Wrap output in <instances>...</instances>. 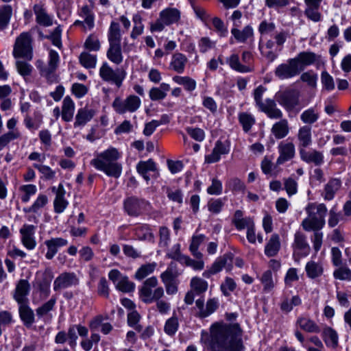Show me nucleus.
Here are the masks:
<instances>
[{
  "instance_id": "nucleus-41",
  "label": "nucleus",
  "mask_w": 351,
  "mask_h": 351,
  "mask_svg": "<svg viewBox=\"0 0 351 351\" xmlns=\"http://www.w3.org/2000/svg\"><path fill=\"white\" fill-rule=\"evenodd\" d=\"M136 170L145 180L148 181L149 177L147 176V172L156 170V163L152 159L147 161H140L136 165Z\"/></svg>"
},
{
  "instance_id": "nucleus-40",
  "label": "nucleus",
  "mask_w": 351,
  "mask_h": 351,
  "mask_svg": "<svg viewBox=\"0 0 351 351\" xmlns=\"http://www.w3.org/2000/svg\"><path fill=\"white\" fill-rule=\"evenodd\" d=\"M60 58L58 52L51 49L49 53L48 66L46 69L42 70V74L46 77L53 73L58 67Z\"/></svg>"
},
{
  "instance_id": "nucleus-25",
  "label": "nucleus",
  "mask_w": 351,
  "mask_h": 351,
  "mask_svg": "<svg viewBox=\"0 0 351 351\" xmlns=\"http://www.w3.org/2000/svg\"><path fill=\"white\" fill-rule=\"evenodd\" d=\"M19 313L23 324L27 328L31 327L35 322V315L29 303L19 304Z\"/></svg>"
},
{
  "instance_id": "nucleus-5",
  "label": "nucleus",
  "mask_w": 351,
  "mask_h": 351,
  "mask_svg": "<svg viewBox=\"0 0 351 351\" xmlns=\"http://www.w3.org/2000/svg\"><path fill=\"white\" fill-rule=\"evenodd\" d=\"M158 284L156 276H152L145 280L139 289V296L145 304H151L155 300L161 299L165 294L162 287H157Z\"/></svg>"
},
{
  "instance_id": "nucleus-55",
  "label": "nucleus",
  "mask_w": 351,
  "mask_h": 351,
  "mask_svg": "<svg viewBox=\"0 0 351 351\" xmlns=\"http://www.w3.org/2000/svg\"><path fill=\"white\" fill-rule=\"evenodd\" d=\"M21 133L17 130L10 131L0 136V150L3 149L10 141L17 139Z\"/></svg>"
},
{
  "instance_id": "nucleus-24",
  "label": "nucleus",
  "mask_w": 351,
  "mask_h": 351,
  "mask_svg": "<svg viewBox=\"0 0 351 351\" xmlns=\"http://www.w3.org/2000/svg\"><path fill=\"white\" fill-rule=\"evenodd\" d=\"M296 325L308 333H319L321 328L318 324L307 315H300L297 318Z\"/></svg>"
},
{
  "instance_id": "nucleus-51",
  "label": "nucleus",
  "mask_w": 351,
  "mask_h": 351,
  "mask_svg": "<svg viewBox=\"0 0 351 351\" xmlns=\"http://www.w3.org/2000/svg\"><path fill=\"white\" fill-rule=\"evenodd\" d=\"M79 60L86 69H93L96 66L97 56L84 51L80 55Z\"/></svg>"
},
{
  "instance_id": "nucleus-39",
  "label": "nucleus",
  "mask_w": 351,
  "mask_h": 351,
  "mask_svg": "<svg viewBox=\"0 0 351 351\" xmlns=\"http://www.w3.org/2000/svg\"><path fill=\"white\" fill-rule=\"evenodd\" d=\"M227 63L229 64L230 67L232 69L239 73H248L252 71V69L250 66L241 63L239 57L237 54H232L227 59Z\"/></svg>"
},
{
  "instance_id": "nucleus-46",
  "label": "nucleus",
  "mask_w": 351,
  "mask_h": 351,
  "mask_svg": "<svg viewBox=\"0 0 351 351\" xmlns=\"http://www.w3.org/2000/svg\"><path fill=\"white\" fill-rule=\"evenodd\" d=\"M321 5H306L304 14L306 18L313 22H319L322 19V16L319 12Z\"/></svg>"
},
{
  "instance_id": "nucleus-62",
  "label": "nucleus",
  "mask_w": 351,
  "mask_h": 351,
  "mask_svg": "<svg viewBox=\"0 0 351 351\" xmlns=\"http://www.w3.org/2000/svg\"><path fill=\"white\" fill-rule=\"evenodd\" d=\"M56 303V298H51L47 302L44 303L42 306L36 308V314L39 317L46 315L49 312L52 311Z\"/></svg>"
},
{
  "instance_id": "nucleus-35",
  "label": "nucleus",
  "mask_w": 351,
  "mask_h": 351,
  "mask_svg": "<svg viewBox=\"0 0 351 351\" xmlns=\"http://www.w3.org/2000/svg\"><path fill=\"white\" fill-rule=\"evenodd\" d=\"M75 111V104L69 96L64 97L62 106V119L69 122L73 119Z\"/></svg>"
},
{
  "instance_id": "nucleus-36",
  "label": "nucleus",
  "mask_w": 351,
  "mask_h": 351,
  "mask_svg": "<svg viewBox=\"0 0 351 351\" xmlns=\"http://www.w3.org/2000/svg\"><path fill=\"white\" fill-rule=\"evenodd\" d=\"M231 34L238 42L245 43L248 38L253 37L254 30L250 25L244 27L242 30L236 27L231 29Z\"/></svg>"
},
{
  "instance_id": "nucleus-61",
  "label": "nucleus",
  "mask_w": 351,
  "mask_h": 351,
  "mask_svg": "<svg viewBox=\"0 0 351 351\" xmlns=\"http://www.w3.org/2000/svg\"><path fill=\"white\" fill-rule=\"evenodd\" d=\"M100 42L97 36L90 34L85 40L84 47L93 51H97L100 49Z\"/></svg>"
},
{
  "instance_id": "nucleus-7",
  "label": "nucleus",
  "mask_w": 351,
  "mask_h": 351,
  "mask_svg": "<svg viewBox=\"0 0 351 351\" xmlns=\"http://www.w3.org/2000/svg\"><path fill=\"white\" fill-rule=\"evenodd\" d=\"M300 92L296 89H287L275 95L276 100L287 112H298L300 110V108H297L300 105Z\"/></svg>"
},
{
  "instance_id": "nucleus-14",
  "label": "nucleus",
  "mask_w": 351,
  "mask_h": 351,
  "mask_svg": "<svg viewBox=\"0 0 351 351\" xmlns=\"http://www.w3.org/2000/svg\"><path fill=\"white\" fill-rule=\"evenodd\" d=\"M148 203L135 197H130L124 201V208L125 212L132 217L139 216L143 210H146Z\"/></svg>"
},
{
  "instance_id": "nucleus-20",
  "label": "nucleus",
  "mask_w": 351,
  "mask_h": 351,
  "mask_svg": "<svg viewBox=\"0 0 351 351\" xmlns=\"http://www.w3.org/2000/svg\"><path fill=\"white\" fill-rule=\"evenodd\" d=\"M230 147L228 144L217 141L210 154L205 156V162L207 163H215L218 162L221 155L228 154Z\"/></svg>"
},
{
  "instance_id": "nucleus-29",
  "label": "nucleus",
  "mask_w": 351,
  "mask_h": 351,
  "mask_svg": "<svg viewBox=\"0 0 351 351\" xmlns=\"http://www.w3.org/2000/svg\"><path fill=\"white\" fill-rule=\"evenodd\" d=\"M232 223L234 225L238 230H241L245 228H249L250 226H254V222L252 218L243 217V213L241 210H237L235 211Z\"/></svg>"
},
{
  "instance_id": "nucleus-43",
  "label": "nucleus",
  "mask_w": 351,
  "mask_h": 351,
  "mask_svg": "<svg viewBox=\"0 0 351 351\" xmlns=\"http://www.w3.org/2000/svg\"><path fill=\"white\" fill-rule=\"evenodd\" d=\"M305 270L307 276L312 279L321 276L324 271L322 265L315 261L308 262L306 265Z\"/></svg>"
},
{
  "instance_id": "nucleus-30",
  "label": "nucleus",
  "mask_w": 351,
  "mask_h": 351,
  "mask_svg": "<svg viewBox=\"0 0 351 351\" xmlns=\"http://www.w3.org/2000/svg\"><path fill=\"white\" fill-rule=\"evenodd\" d=\"M341 186V181L338 178H332L325 185L322 195L325 200H331Z\"/></svg>"
},
{
  "instance_id": "nucleus-15",
  "label": "nucleus",
  "mask_w": 351,
  "mask_h": 351,
  "mask_svg": "<svg viewBox=\"0 0 351 351\" xmlns=\"http://www.w3.org/2000/svg\"><path fill=\"white\" fill-rule=\"evenodd\" d=\"M279 156L276 165H280L294 158L295 154V145L292 142L282 141L278 146Z\"/></svg>"
},
{
  "instance_id": "nucleus-38",
  "label": "nucleus",
  "mask_w": 351,
  "mask_h": 351,
  "mask_svg": "<svg viewBox=\"0 0 351 351\" xmlns=\"http://www.w3.org/2000/svg\"><path fill=\"white\" fill-rule=\"evenodd\" d=\"M280 248V237L278 234H274L271 236L268 243L265 247V254L269 257L277 254Z\"/></svg>"
},
{
  "instance_id": "nucleus-32",
  "label": "nucleus",
  "mask_w": 351,
  "mask_h": 351,
  "mask_svg": "<svg viewBox=\"0 0 351 351\" xmlns=\"http://www.w3.org/2000/svg\"><path fill=\"white\" fill-rule=\"evenodd\" d=\"M187 61L188 60L185 55L178 52L176 53L172 56L169 68L178 73H182Z\"/></svg>"
},
{
  "instance_id": "nucleus-13",
  "label": "nucleus",
  "mask_w": 351,
  "mask_h": 351,
  "mask_svg": "<svg viewBox=\"0 0 351 351\" xmlns=\"http://www.w3.org/2000/svg\"><path fill=\"white\" fill-rule=\"evenodd\" d=\"M79 279L73 272H63L60 274L53 282V289L56 291L69 287L77 286Z\"/></svg>"
},
{
  "instance_id": "nucleus-59",
  "label": "nucleus",
  "mask_w": 351,
  "mask_h": 351,
  "mask_svg": "<svg viewBox=\"0 0 351 351\" xmlns=\"http://www.w3.org/2000/svg\"><path fill=\"white\" fill-rule=\"evenodd\" d=\"M236 287L237 284L234 280L232 278L226 277L224 282L221 283L220 289L225 296H229Z\"/></svg>"
},
{
  "instance_id": "nucleus-27",
  "label": "nucleus",
  "mask_w": 351,
  "mask_h": 351,
  "mask_svg": "<svg viewBox=\"0 0 351 351\" xmlns=\"http://www.w3.org/2000/svg\"><path fill=\"white\" fill-rule=\"evenodd\" d=\"M180 11L177 8H167L162 10L159 16L167 26L177 23L180 19Z\"/></svg>"
},
{
  "instance_id": "nucleus-44",
  "label": "nucleus",
  "mask_w": 351,
  "mask_h": 351,
  "mask_svg": "<svg viewBox=\"0 0 351 351\" xmlns=\"http://www.w3.org/2000/svg\"><path fill=\"white\" fill-rule=\"evenodd\" d=\"M156 263H149L142 265L136 271L134 278L138 280H141L152 274L156 269Z\"/></svg>"
},
{
  "instance_id": "nucleus-60",
  "label": "nucleus",
  "mask_w": 351,
  "mask_h": 351,
  "mask_svg": "<svg viewBox=\"0 0 351 351\" xmlns=\"http://www.w3.org/2000/svg\"><path fill=\"white\" fill-rule=\"evenodd\" d=\"M178 326L179 323L178 318L176 317H172L166 321L164 330L168 335L173 336L177 332Z\"/></svg>"
},
{
  "instance_id": "nucleus-37",
  "label": "nucleus",
  "mask_w": 351,
  "mask_h": 351,
  "mask_svg": "<svg viewBox=\"0 0 351 351\" xmlns=\"http://www.w3.org/2000/svg\"><path fill=\"white\" fill-rule=\"evenodd\" d=\"M300 118L302 123L305 124L304 125L311 126L318 121L319 113L315 108L311 107L304 110Z\"/></svg>"
},
{
  "instance_id": "nucleus-2",
  "label": "nucleus",
  "mask_w": 351,
  "mask_h": 351,
  "mask_svg": "<svg viewBox=\"0 0 351 351\" xmlns=\"http://www.w3.org/2000/svg\"><path fill=\"white\" fill-rule=\"evenodd\" d=\"M121 154L117 149L110 147L99 153L90 160V165L97 170L103 171L108 176L118 178L122 172V165L117 160Z\"/></svg>"
},
{
  "instance_id": "nucleus-42",
  "label": "nucleus",
  "mask_w": 351,
  "mask_h": 351,
  "mask_svg": "<svg viewBox=\"0 0 351 351\" xmlns=\"http://www.w3.org/2000/svg\"><path fill=\"white\" fill-rule=\"evenodd\" d=\"M108 40L109 44H121V34L118 23L111 22L108 33Z\"/></svg>"
},
{
  "instance_id": "nucleus-18",
  "label": "nucleus",
  "mask_w": 351,
  "mask_h": 351,
  "mask_svg": "<svg viewBox=\"0 0 351 351\" xmlns=\"http://www.w3.org/2000/svg\"><path fill=\"white\" fill-rule=\"evenodd\" d=\"M44 243L47 247L45 257L48 260H51L57 254L59 248L64 247L68 244V241L62 237H55L45 241Z\"/></svg>"
},
{
  "instance_id": "nucleus-53",
  "label": "nucleus",
  "mask_w": 351,
  "mask_h": 351,
  "mask_svg": "<svg viewBox=\"0 0 351 351\" xmlns=\"http://www.w3.org/2000/svg\"><path fill=\"white\" fill-rule=\"evenodd\" d=\"M134 27L130 34L132 39H136L138 36L143 33L144 25L142 23V17L136 14L133 16Z\"/></svg>"
},
{
  "instance_id": "nucleus-10",
  "label": "nucleus",
  "mask_w": 351,
  "mask_h": 351,
  "mask_svg": "<svg viewBox=\"0 0 351 351\" xmlns=\"http://www.w3.org/2000/svg\"><path fill=\"white\" fill-rule=\"evenodd\" d=\"M291 247L293 249V256L295 260H299L302 257L308 256L311 251L306 236L301 231H297L294 234Z\"/></svg>"
},
{
  "instance_id": "nucleus-3",
  "label": "nucleus",
  "mask_w": 351,
  "mask_h": 351,
  "mask_svg": "<svg viewBox=\"0 0 351 351\" xmlns=\"http://www.w3.org/2000/svg\"><path fill=\"white\" fill-rule=\"evenodd\" d=\"M307 217L301 223V226L306 232L318 231L326 223L325 217L328 213L326 206L323 203H309L305 208Z\"/></svg>"
},
{
  "instance_id": "nucleus-4",
  "label": "nucleus",
  "mask_w": 351,
  "mask_h": 351,
  "mask_svg": "<svg viewBox=\"0 0 351 351\" xmlns=\"http://www.w3.org/2000/svg\"><path fill=\"white\" fill-rule=\"evenodd\" d=\"M266 88L260 85L254 92V98L256 106L259 110L265 113L270 119H280L283 117V113L277 107L276 101L271 99H267L265 102L263 101L262 97Z\"/></svg>"
},
{
  "instance_id": "nucleus-49",
  "label": "nucleus",
  "mask_w": 351,
  "mask_h": 351,
  "mask_svg": "<svg viewBox=\"0 0 351 351\" xmlns=\"http://www.w3.org/2000/svg\"><path fill=\"white\" fill-rule=\"evenodd\" d=\"M80 16L84 18V30H90L94 27V15L87 5H84L81 9Z\"/></svg>"
},
{
  "instance_id": "nucleus-26",
  "label": "nucleus",
  "mask_w": 351,
  "mask_h": 351,
  "mask_svg": "<svg viewBox=\"0 0 351 351\" xmlns=\"http://www.w3.org/2000/svg\"><path fill=\"white\" fill-rule=\"evenodd\" d=\"M280 118V121L276 122L271 128V132L276 139H282L286 137L289 132V121L286 119Z\"/></svg>"
},
{
  "instance_id": "nucleus-63",
  "label": "nucleus",
  "mask_w": 351,
  "mask_h": 351,
  "mask_svg": "<svg viewBox=\"0 0 351 351\" xmlns=\"http://www.w3.org/2000/svg\"><path fill=\"white\" fill-rule=\"evenodd\" d=\"M181 264L187 267H191L196 271H200L204 268V262L203 260H194L191 258L189 256H186L184 258Z\"/></svg>"
},
{
  "instance_id": "nucleus-9",
  "label": "nucleus",
  "mask_w": 351,
  "mask_h": 351,
  "mask_svg": "<svg viewBox=\"0 0 351 351\" xmlns=\"http://www.w3.org/2000/svg\"><path fill=\"white\" fill-rule=\"evenodd\" d=\"M141 99L134 95H130L125 99L119 97L114 99L112 103V107L119 114H124L125 112H134L141 106Z\"/></svg>"
},
{
  "instance_id": "nucleus-31",
  "label": "nucleus",
  "mask_w": 351,
  "mask_h": 351,
  "mask_svg": "<svg viewBox=\"0 0 351 351\" xmlns=\"http://www.w3.org/2000/svg\"><path fill=\"white\" fill-rule=\"evenodd\" d=\"M95 115V111L87 108H80L75 116L74 128H78L85 125L90 121Z\"/></svg>"
},
{
  "instance_id": "nucleus-47",
  "label": "nucleus",
  "mask_w": 351,
  "mask_h": 351,
  "mask_svg": "<svg viewBox=\"0 0 351 351\" xmlns=\"http://www.w3.org/2000/svg\"><path fill=\"white\" fill-rule=\"evenodd\" d=\"M12 15V8L10 5L0 7V30H3L8 25Z\"/></svg>"
},
{
  "instance_id": "nucleus-34",
  "label": "nucleus",
  "mask_w": 351,
  "mask_h": 351,
  "mask_svg": "<svg viewBox=\"0 0 351 351\" xmlns=\"http://www.w3.org/2000/svg\"><path fill=\"white\" fill-rule=\"evenodd\" d=\"M326 346L335 348L338 346L339 337L337 332L331 327L326 326L322 333Z\"/></svg>"
},
{
  "instance_id": "nucleus-28",
  "label": "nucleus",
  "mask_w": 351,
  "mask_h": 351,
  "mask_svg": "<svg viewBox=\"0 0 351 351\" xmlns=\"http://www.w3.org/2000/svg\"><path fill=\"white\" fill-rule=\"evenodd\" d=\"M36 22L44 27L52 25V18L47 13L43 5L36 4L33 8Z\"/></svg>"
},
{
  "instance_id": "nucleus-45",
  "label": "nucleus",
  "mask_w": 351,
  "mask_h": 351,
  "mask_svg": "<svg viewBox=\"0 0 351 351\" xmlns=\"http://www.w3.org/2000/svg\"><path fill=\"white\" fill-rule=\"evenodd\" d=\"M190 286L193 292L197 295H200L206 291L208 285L205 280L199 277L195 276L191 278Z\"/></svg>"
},
{
  "instance_id": "nucleus-8",
  "label": "nucleus",
  "mask_w": 351,
  "mask_h": 351,
  "mask_svg": "<svg viewBox=\"0 0 351 351\" xmlns=\"http://www.w3.org/2000/svg\"><path fill=\"white\" fill-rule=\"evenodd\" d=\"M99 76L104 81L114 84L120 88L125 78L126 72L121 68L113 69L107 62H104L99 69Z\"/></svg>"
},
{
  "instance_id": "nucleus-64",
  "label": "nucleus",
  "mask_w": 351,
  "mask_h": 351,
  "mask_svg": "<svg viewBox=\"0 0 351 351\" xmlns=\"http://www.w3.org/2000/svg\"><path fill=\"white\" fill-rule=\"evenodd\" d=\"M16 67L18 73L23 77L30 75L33 70V67L30 64L23 60H17L16 62Z\"/></svg>"
},
{
  "instance_id": "nucleus-21",
  "label": "nucleus",
  "mask_w": 351,
  "mask_h": 351,
  "mask_svg": "<svg viewBox=\"0 0 351 351\" xmlns=\"http://www.w3.org/2000/svg\"><path fill=\"white\" fill-rule=\"evenodd\" d=\"M297 139L298 141L299 151L302 149H306L311 145L312 140V129L309 125H303L298 130L297 134Z\"/></svg>"
},
{
  "instance_id": "nucleus-1",
  "label": "nucleus",
  "mask_w": 351,
  "mask_h": 351,
  "mask_svg": "<svg viewBox=\"0 0 351 351\" xmlns=\"http://www.w3.org/2000/svg\"><path fill=\"white\" fill-rule=\"evenodd\" d=\"M243 330L237 323H215L207 341L208 351H245Z\"/></svg>"
},
{
  "instance_id": "nucleus-57",
  "label": "nucleus",
  "mask_w": 351,
  "mask_h": 351,
  "mask_svg": "<svg viewBox=\"0 0 351 351\" xmlns=\"http://www.w3.org/2000/svg\"><path fill=\"white\" fill-rule=\"evenodd\" d=\"M135 234L140 240H146L153 238L149 226L147 224H143L136 227L134 229Z\"/></svg>"
},
{
  "instance_id": "nucleus-50",
  "label": "nucleus",
  "mask_w": 351,
  "mask_h": 351,
  "mask_svg": "<svg viewBox=\"0 0 351 351\" xmlns=\"http://www.w3.org/2000/svg\"><path fill=\"white\" fill-rule=\"evenodd\" d=\"M173 80L176 84L184 86L187 91H193L196 88V82L189 76L176 75L173 77Z\"/></svg>"
},
{
  "instance_id": "nucleus-58",
  "label": "nucleus",
  "mask_w": 351,
  "mask_h": 351,
  "mask_svg": "<svg viewBox=\"0 0 351 351\" xmlns=\"http://www.w3.org/2000/svg\"><path fill=\"white\" fill-rule=\"evenodd\" d=\"M261 281L263 285L265 292H270L274 287L272 273L270 270H267L263 274Z\"/></svg>"
},
{
  "instance_id": "nucleus-54",
  "label": "nucleus",
  "mask_w": 351,
  "mask_h": 351,
  "mask_svg": "<svg viewBox=\"0 0 351 351\" xmlns=\"http://www.w3.org/2000/svg\"><path fill=\"white\" fill-rule=\"evenodd\" d=\"M301 304V300L298 295H294L291 299L285 298L280 304V309L284 313H289L294 306Z\"/></svg>"
},
{
  "instance_id": "nucleus-11",
  "label": "nucleus",
  "mask_w": 351,
  "mask_h": 351,
  "mask_svg": "<svg viewBox=\"0 0 351 351\" xmlns=\"http://www.w3.org/2000/svg\"><path fill=\"white\" fill-rule=\"evenodd\" d=\"M233 255L231 253H226L218 257L213 263L211 267L205 270L202 276L204 278H209L212 275L220 272L223 269L229 271L232 269Z\"/></svg>"
},
{
  "instance_id": "nucleus-23",
  "label": "nucleus",
  "mask_w": 351,
  "mask_h": 351,
  "mask_svg": "<svg viewBox=\"0 0 351 351\" xmlns=\"http://www.w3.org/2000/svg\"><path fill=\"white\" fill-rule=\"evenodd\" d=\"M319 56L311 51H302L299 53L293 59L295 60L298 67L301 69V72L305 66L314 64L319 60Z\"/></svg>"
},
{
  "instance_id": "nucleus-6",
  "label": "nucleus",
  "mask_w": 351,
  "mask_h": 351,
  "mask_svg": "<svg viewBox=\"0 0 351 351\" xmlns=\"http://www.w3.org/2000/svg\"><path fill=\"white\" fill-rule=\"evenodd\" d=\"M32 39L29 32L21 33L16 38L14 45L12 54L14 58H24L31 60L33 58Z\"/></svg>"
},
{
  "instance_id": "nucleus-33",
  "label": "nucleus",
  "mask_w": 351,
  "mask_h": 351,
  "mask_svg": "<svg viewBox=\"0 0 351 351\" xmlns=\"http://www.w3.org/2000/svg\"><path fill=\"white\" fill-rule=\"evenodd\" d=\"M106 56L112 63L119 65L123 60L121 44H109Z\"/></svg>"
},
{
  "instance_id": "nucleus-17",
  "label": "nucleus",
  "mask_w": 351,
  "mask_h": 351,
  "mask_svg": "<svg viewBox=\"0 0 351 351\" xmlns=\"http://www.w3.org/2000/svg\"><path fill=\"white\" fill-rule=\"evenodd\" d=\"M53 193L56 194L53 201V208L56 213H63L69 205V202L65 198L66 191L62 184H60L58 187L51 188Z\"/></svg>"
},
{
  "instance_id": "nucleus-12",
  "label": "nucleus",
  "mask_w": 351,
  "mask_h": 351,
  "mask_svg": "<svg viewBox=\"0 0 351 351\" xmlns=\"http://www.w3.org/2000/svg\"><path fill=\"white\" fill-rule=\"evenodd\" d=\"M301 73V69L298 67L295 60L289 59L285 63L279 64L275 69V75L280 80L292 78Z\"/></svg>"
},
{
  "instance_id": "nucleus-22",
  "label": "nucleus",
  "mask_w": 351,
  "mask_h": 351,
  "mask_svg": "<svg viewBox=\"0 0 351 351\" xmlns=\"http://www.w3.org/2000/svg\"><path fill=\"white\" fill-rule=\"evenodd\" d=\"M299 154L301 160L307 163H313L317 166L324 163L323 154L316 149L307 151L306 149H301Z\"/></svg>"
},
{
  "instance_id": "nucleus-48",
  "label": "nucleus",
  "mask_w": 351,
  "mask_h": 351,
  "mask_svg": "<svg viewBox=\"0 0 351 351\" xmlns=\"http://www.w3.org/2000/svg\"><path fill=\"white\" fill-rule=\"evenodd\" d=\"M238 119L245 132H248L256 122L254 117L247 112L239 113Z\"/></svg>"
},
{
  "instance_id": "nucleus-56",
  "label": "nucleus",
  "mask_w": 351,
  "mask_h": 351,
  "mask_svg": "<svg viewBox=\"0 0 351 351\" xmlns=\"http://www.w3.org/2000/svg\"><path fill=\"white\" fill-rule=\"evenodd\" d=\"M115 287L118 290L122 292L128 293L134 290L135 285L134 282L129 280L128 276H123V277L117 282Z\"/></svg>"
},
{
  "instance_id": "nucleus-19",
  "label": "nucleus",
  "mask_w": 351,
  "mask_h": 351,
  "mask_svg": "<svg viewBox=\"0 0 351 351\" xmlns=\"http://www.w3.org/2000/svg\"><path fill=\"white\" fill-rule=\"evenodd\" d=\"M30 291V285L27 280L21 279L16 284L14 298L18 304L29 303L27 295Z\"/></svg>"
},
{
  "instance_id": "nucleus-52",
  "label": "nucleus",
  "mask_w": 351,
  "mask_h": 351,
  "mask_svg": "<svg viewBox=\"0 0 351 351\" xmlns=\"http://www.w3.org/2000/svg\"><path fill=\"white\" fill-rule=\"evenodd\" d=\"M48 203V197L44 194H40L34 204L27 208H24L26 213H36L38 210L45 206Z\"/></svg>"
},
{
  "instance_id": "nucleus-16",
  "label": "nucleus",
  "mask_w": 351,
  "mask_h": 351,
  "mask_svg": "<svg viewBox=\"0 0 351 351\" xmlns=\"http://www.w3.org/2000/svg\"><path fill=\"white\" fill-rule=\"evenodd\" d=\"M36 226L30 224H24L19 230L21 236V242L27 250H33L36 245L35 232Z\"/></svg>"
}]
</instances>
